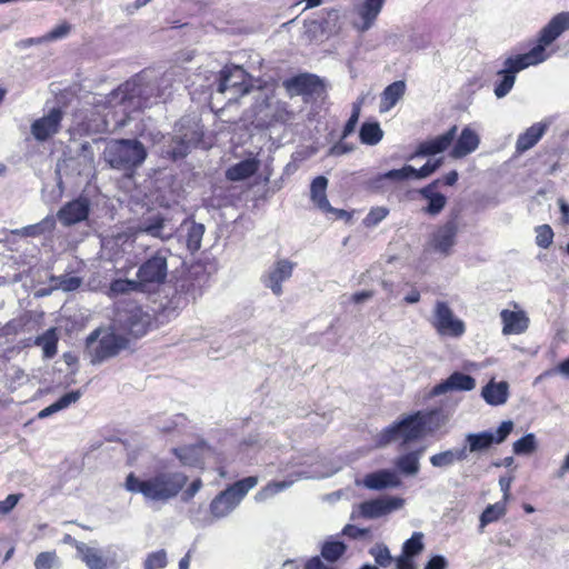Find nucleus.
I'll list each match as a JSON object with an SVG mask.
<instances>
[{
	"mask_svg": "<svg viewBox=\"0 0 569 569\" xmlns=\"http://www.w3.org/2000/svg\"><path fill=\"white\" fill-rule=\"evenodd\" d=\"M174 72L164 73L154 84H144L138 80L127 81L107 97V104L109 108H120L124 114L130 113L136 109L147 108L152 103L166 101L172 94L173 90H178L174 86Z\"/></svg>",
	"mask_w": 569,
	"mask_h": 569,
	"instance_id": "f257e3e1",
	"label": "nucleus"
},
{
	"mask_svg": "<svg viewBox=\"0 0 569 569\" xmlns=\"http://www.w3.org/2000/svg\"><path fill=\"white\" fill-rule=\"evenodd\" d=\"M128 233L131 241L137 244H141L140 240L143 237L167 241L176 234L190 252H196L201 247L204 226L193 220H184L179 228H174L170 220L161 213H150L130 227Z\"/></svg>",
	"mask_w": 569,
	"mask_h": 569,
	"instance_id": "f03ea898",
	"label": "nucleus"
},
{
	"mask_svg": "<svg viewBox=\"0 0 569 569\" xmlns=\"http://www.w3.org/2000/svg\"><path fill=\"white\" fill-rule=\"evenodd\" d=\"M569 29V11L556 14L539 33L536 46L523 54L509 57L503 62V72L516 77L521 70L546 61L550 53L547 48L566 30Z\"/></svg>",
	"mask_w": 569,
	"mask_h": 569,
	"instance_id": "7ed1b4c3",
	"label": "nucleus"
},
{
	"mask_svg": "<svg viewBox=\"0 0 569 569\" xmlns=\"http://www.w3.org/2000/svg\"><path fill=\"white\" fill-rule=\"evenodd\" d=\"M187 480L184 473L177 471L158 472L147 479L129 473L124 488L132 493H141L149 501L167 502L180 492Z\"/></svg>",
	"mask_w": 569,
	"mask_h": 569,
	"instance_id": "20e7f679",
	"label": "nucleus"
},
{
	"mask_svg": "<svg viewBox=\"0 0 569 569\" xmlns=\"http://www.w3.org/2000/svg\"><path fill=\"white\" fill-rule=\"evenodd\" d=\"M102 157L110 168L129 171L144 162L147 150L137 139H111L107 141Z\"/></svg>",
	"mask_w": 569,
	"mask_h": 569,
	"instance_id": "39448f33",
	"label": "nucleus"
},
{
	"mask_svg": "<svg viewBox=\"0 0 569 569\" xmlns=\"http://www.w3.org/2000/svg\"><path fill=\"white\" fill-rule=\"evenodd\" d=\"M128 338L113 325L110 328H98L92 331L87 340L86 347L92 363H99L111 358L124 349Z\"/></svg>",
	"mask_w": 569,
	"mask_h": 569,
	"instance_id": "423d86ee",
	"label": "nucleus"
},
{
	"mask_svg": "<svg viewBox=\"0 0 569 569\" xmlns=\"http://www.w3.org/2000/svg\"><path fill=\"white\" fill-rule=\"evenodd\" d=\"M257 483L258 479L256 477H247L221 491L210 502L209 510L211 517L213 519H222L229 516Z\"/></svg>",
	"mask_w": 569,
	"mask_h": 569,
	"instance_id": "0eeeda50",
	"label": "nucleus"
},
{
	"mask_svg": "<svg viewBox=\"0 0 569 569\" xmlns=\"http://www.w3.org/2000/svg\"><path fill=\"white\" fill-rule=\"evenodd\" d=\"M423 419L420 412L409 415L400 421L387 427L378 437V446H387L390 442L400 441L402 446L420 439L425 436Z\"/></svg>",
	"mask_w": 569,
	"mask_h": 569,
	"instance_id": "6e6552de",
	"label": "nucleus"
},
{
	"mask_svg": "<svg viewBox=\"0 0 569 569\" xmlns=\"http://www.w3.org/2000/svg\"><path fill=\"white\" fill-rule=\"evenodd\" d=\"M201 138L202 131L197 123L184 128L183 122H180L176 128V134L163 147L162 154L172 160L184 158Z\"/></svg>",
	"mask_w": 569,
	"mask_h": 569,
	"instance_id": "1a4fd4ad",
	"label": "nucleus"
},
{
	"mask_svg": "<svg viewBox=\"0 0 569 569\" xmlns=\"http://www.w3.org/2000/svg\"><path fill=\"white\" fill-rule=\"evenodd\" d=\"M430 323L442 337L459 338L466 331L465 322L455 316L446 301H436Z\"/></svg>",
	"mask_w": 569,
	"mask_h": 569,
	"instance_id": "9d476101",
	"label": "nucleus"
},
{
	"mask_svg": "<svg viewBox=\"0 0 569 569\" xmlns=\"http://www.w3.org/2000/svg\"><path fill=\"white\" fill-rule=\"evenodd\" d=\"M405 499L396 496H382L361 502L351 512V519H377L388 516L405 506Z\"/></svg>",
	"mask_w": 569,
	"mask_h": 569,
	"instance_id": "9b49d317",
	"label": "nucleus"
},
{
	"mask_svg": "<svg viewBox=\"0 0 569 569\" xmlns=\"http://www.w3.org/2000/svg\"><path fill=\"white\" fill-rule=\"evenodd\" d=\"M512 429L513 422L511 420H507L501 422L495 433L491 431L467 433L465 436L466 445L463 447H467L468 455L483 452L488 450L493 443H502L511 433Z\"/></svg>",
	"mask_w": 569,
	"mask_h": 569,
	"instance_id": "f8f14e48",
	"label": "nucleus"
},
{
	"mask_svg": "<svg viewBox=\"0 0 569 569\" xmlns=\"http://www.w3.org/2000/svg\"><path fill=\"white\" fill-rule=\"evenodd\" d=\"M217 92L229 93L228 100H236L249 92L247 86V72L242 67H224L217 79Z\"/></svg>",
	"mask_w": 569,
	"mask_h": 569,
	"instance_id": "ddd939ff",
	"label": "nucleus"
},
{
	"mask_svg": "<svg viewBox=\"0 0 569 569\" xmlns=\"http://www.w3.org/2000/svg\"><path fill=\"white\" fill-rule=\"evenodd\" d=\"M149 323V316L141 308L134 306L118 312L113 325L127 337L139 338L147 332Z\"/></svg>",
	"mask_w": 569,
	"mask_h": 569,
	"instance_id": "4468645a",
	"label": "nucleus"
},
{
	"mask_svg": "<svg viewBox=\"0 0 569 569\" xmlns=\"http://www.w3.org/2000/svg\"><path fill=\"white\" fill-rule=\"evenodd\" d=\"M295 267L296 263L288 259L277 260L262 276L263 286L270 289L274 296H281L282 282L291 278Z\"/></svg>",
	"mask_w": 569,
	"mask_h": 569,
	"instance_id": "2eb2a0df",
	"label": "nucleus"
},
{
	"mask_svg": "<svg viewBox=\"0 0 569 569\" xmlns=\"http://www.w3.org/2000/svg\"><path fill=\"white\" fill-rule=\"evenodd\" d=\"M167 257L158 251L154 256L142 263L138 270L137 277L138 282L141 283V288L149 283H161L167 278Z\"/></svg>",
	"mask_w": 569,
	"mask_h": 569,
	"instance_id": "dca6fc26",
	"label": "nucleus"
},
{
	"mask_svg": "<svg viewBox=\"0 0 569 569\" xmlns=\"http://www.w3.org/2000/svg\"><path fill=\"white\" fill-rule=\"evenodd\" d=\"M63 112L59 108H52L47 114L36 119L30 127L32 137L43 142L60 131Z\"/></svg>",
	"mask_w": 569,
	"mask_h": 569,
	"instance_id": "f3484780",
	"label": "nucleus"
},
{
	"mask_svg": "<svg viewBox=\"0 0 569 569\" xmlns=\"http://www.w3.org/2000/svg\"><path fill=\"white\" fill-rule=\"evenodd\" d=\"M385 3L386 0H363L355 6L353 10L359 20L352 23L353 28L359 32H366L371 29Z\"/></svg>",
	"mask_w": 569,
	"mask_h": 569,
	"instance_id": "a211bd4d",
	"label": "nucleus"
},
{
	"mask_svg": "<svg viewBox=\"0 0 569 569\" xmlns=\"http://www.w3.org/2000/svg\"><path fill=\"white\" fill-rule=\"evenodd\" d=\"M78 557L88 569H109L116 566V558L91 545L78 546Z\"/></svg>",
	"mask_w": 569,
	"mask_h": 569,
	"instance_id": "6ab92c4d",
	"label": "nucleus"
},
{
	"mask_svg": "<svg viewBox=\"0 0 569 569\" xmlns=\"http://www.w3.org/2000/svg\"><path fill=\"white\" fill-rule=\"evenodd\" d=\"M357 486H363L369 490H383L388 488H398L401 480L397 472L390 469H381L366 475L361 480L356 481Z\"/></svg>",
	"mask_w": 569,
	"mask_h": 569,
	"instance_id": "aec40b11",
	"label": "nucleus"
},
{
	"mask_svg": "<svg viewBox=\"0 0 569 569\" xmlns=\"http://www.w3.org/2000/svg\"><path fill=\"white\" fill-rule=\"evenodd\" d=\"M89 201L86 198H79L66 203L57 212V218L63 226L69 227L79 223L88 218Z\"/></svg>",
	"mask_w": 569,
	"mask_h": 569,
	"instance_id": "412c9836",
	"label": "nucleus"
},
{
	"mask_svg": "<svg viewBox=\"0 0 569 569\" xmlns=\"http://www.w3.org/2000/svg\"><path fill=\"white\" fill-rule=\"evenodd\" d=\"M500 319L502 322V335H521L529 327V318L527 313L515 305L513 310L503 309L500 311Z\"/></svg>",
	"mask_w": 569,
	"mask_h": 569,
	"instance_id": "4be33fe9",
	"label": "nucleus"
},
{
	"mask_svg": "<svg viewBox=\"0 0 569 569\" xmlns=\"http://www.w3.org/2000/svg\"><path fill=\"white\" fill-rule=\"evenodd\" d=\"M173 452L184 466L201 467L212 455V449L204 442H199L192 446L176 448Z\"/></svg>",
	"mask_w": 569,
	"mask_h": 569,
	"instance_id": "5701e85b",
	"label": "nucleus"
},
{
	"mask_svg": "<svg viewBox=\"0 0 569 569\" xmlns=\"http://www.w3.org/2000/svg\"><path fill=\"white\" fill-rule=\"evenodd\" d=\"M457 136V126H452L447 132L421 142L411 158L426 157L440 153L449 148Z\"/></svg>",
	"mask_w": 569,
	"mask_h": 569,
	"instance_id": "b1692460",
	"label": "nucleus"
},
{
	"mask_svg": "<svg viewBox=\"0 0 569 569\" xmlns=\"http://www.w3.org/2000/svg\"><path fill=\"white\" fill-rule=\"evenodd\" d=\"M475 388L476 380L471 376L456 371L445 381L436 385L431 390V395L440 396L449 391H470Z\"/></svg>",
	"mask_w": 569,
	"mask_h": 569,
	"instance_id": "393cba45",
	"label": "nucleus"
},
{
	"mask_svg": "<svg viewBox=\"0 0 569 569\" xmlns=\"http://www.w3.org/2000/svg\"><path fill=\"white\" fill-rule=\"evenodd\" d=\"M413 167L405 166L401 169H393L382 174H378L370 180L371 188L376 190H389L397 183L402 182L412 177Z\"/></svg>",
	"mask_w": 569,
	"mask_h": 569,
	"instance_id": "a878e982",
	"label": "nucleus"
},
{
	"mask_svg": "<svg viewBox=\"0 0 569 569\" xmlns=\"http://www.w3.org/2000/svg\"><path fill=\"white\" fill-rule=\"evenodd\" d=\"M458 227L455 221H448L441 226L432 238L433 250L445 256L449 254L456 243Z\"/></svg>",
	"mask_w": 569,
	"mask_h": 569,
	"instance_id": "bb28decb",
	"label": "nucleus"
},
{
	"mask_svg": "<svg viewBox=\"0 0 569 569\" xmlns=\"http://www.w3.org/2000/svg\"><path fill=\"white\" fill-rule=\"evenodd\" d=\"M328 187V179L323 176L315 178L310 186V197L312 202L323 212L336 213L338 217H343V210L332 208L327 199L326 190Z\"/></svg>",
	"mask_w": 569,
	"mask_h": 569,
	"instance_id": "cd10ccee",
	"label": "nucleus"
},
{
	"mask_svg": "<svg viewBox=\"0 0 569 569\" xmlns=\"http://www.w3.org/2000/svg\"><path fill=\"white\" fill-rule=\"evenodd\" d=\"M480 143L479 134L470 127H465L452 148L450 156L455 159L463 158L473 152Z\"/></svg>",
	"mask_w": 569,
	"mask_h": 569,
	"instance_id": "c85d7f7f",
	"label": "nucleus"
},
{
	"mask_svg": "<svg viewBox=\"0 0 569 569\" xmlns=\"http://www.w3.org/2000/svg\"><path fill=\"white\" fill-rule=\"evenodd\" d=\"M468 459L467 447L451 448L445 451L432 455L429 461L432 467L445 469L450 468L457 462H462Z\"/></svg>",
	"mask_w": 569,
	"mask_h": 569,
	"instance_id": "c756f323",
	"label": "nucleus"
},
{
	"mask_svg": "<svg viewBox=\"0 0 569 569\" xmlns=\"http://www.w3.org/2000/svg\"><path fill=\"white\" fill-rule=\"evenodd\" d=\"M481 396L490 406L505 405L509 397V385L506 381L495 382L492 379L482 388Z\"/></svg>",
	"mask_w": 569,
	"mask_h": 569,
	"instance_id": "7c9ffc66",
	"label": "nucleus"
},
{
	"mask_svg": "<svg viewBox=\"0 0 569 569\" xmlns=\"http://www.w3.org/2000/svg\"><path fill=\"white\" fill-rule=\"evenodd\" d=\"M405 91V81L399 80L389 84L381 93L379 111L381 113L390 111L403 97Z\"/></svg>",
	"mask_w": 569,
	"mask_h": 569,
	"instance_id": "2f4dec72",
	"label": "nucleus"
},
{
	"mask_svg": "<svg viewBox=\"0 0 569 569\" xmlns=\"http://www.w3.org/2000/svg\"><path fill=\"white\" fill-rule=\"evenodd\" d=\"M347 546L345 542L330 537L326 539L320 547V557L326 563H336L345 556Z\"/></svg>",
	"mask_w": 569,
	"mask_h": 569,
	"instance_id": "473e14b6",
	"label": "nucleus"
},
{
	"mask_svg": "<svg viewBox=\"0 0 569 569\" xmlns=\"http://www.w3.org/2000/svg\"><path fill=\"white\" fill-rule=\"evenodd\" d=\"M547 123H535L529 127L523 133H521L516 143V148L518 152H525L531 149L545 134L547 130Z\"/></svg>",
	"mask_w": 569,
	"mask_h": 569,
	"instance_id": "72a5a7b5",
	"label": "nucleus"
},
{
	"mask_svg": "<svg viewBox=\"0 0 569 569\" xmlns=\"http://www.w3.org/2000/svg\"><path fill=\"white\" fill-rule=\"evenodd\" d=\"M438 183L439 180H436L420 190L421 196L428 200V206L425 210L432 216L438 214L447 202L446 197L436 190Z\"/></svg>",
	"mask_w": 569,
	"mask_h": 569,
	"instance_id": "f704fd0d",
	"label": "nucleus"
},
{
	"mask_svg": "<svg viewBox=\"0 0 569 569\" xmlns=\"http://www.w3.org/2000/svg\"><path fill=\"white\" fill-rule=\"evenodd\" d=\"M258 169L259 161L250 158L231 166L226 171V177L230 181H241L254 174Z\"/></svg>",
	"mask_w": 569,
	"mask_h": 569,
	"instance_id": "c9c22d12",
	"label": "nucleus"
},
{
	"mask_svg": "<svg viewBox=\"0 0 569 569\" xmlns=\"http://www.w3.org/2000/svg\"><path fill=\"white\" fill-rule=\"evenodd\" d=\"M423 453V448L415 451L407 452L399 456L395 465L397 469L405 476H416L420 469V458Z\"/></svg>",
	"mask_w": 569,
	"mask_h": 569,
	"instance_id": "e433bc0d",
	"label": "nucleus"
},
{
	"mask_svg": "<svg viewBox=\"0 0 569 569\" xmlns=\"http://www.w3.org/2000/svg\"><path fill=\"white\" fill-rule=\"evenodd\" d=\"M81 396H82L81 390L70 391V392L63 395L61 398H59L56 402H53L50 406L42 409L38 413V417L40 419H43V418L50 417L51 415H53L58 411L67 409L71 405L76 403L81 398Z\"/></svg>",
	"mask_w": 569,
	"mask_h": 569,
	"instance_id": "4c0bfd02",
	"label": "nucleus"
},
{
	"mask_svg": "<svg viewBox=\"0 0 569 569\" xmlns=\"http://www.w3.org/2000/svg\"><path fill=\"white\" fill-rule=\"evenodd\" d=\"M56 227V217L47 216L40 222L23 227L12 231L14 234L23 237H39L53 231Z\"/></svg>",
	"mask_w": 569,
	"mask_h": 569,
	"instance_id": "58836bf2",
	"label": "nucleus"
},
{
	"mask_svg": "<svg viewBox=\"0 0 569 569\" xmlns=\"http://www.w3.org/2000/svg\"><path fill=\"white\" fill-rule=\"evenodd\" d=\"M290 87L298 93L312 94L321 88V81L317 76L301 74L290 81Z\"/></svg>",
	"mask_w": 569,
	"mask_h": 569,
	"instance_id": "ea45409f",
	"label": "nucleus"
},
{
	"mask_svg": "<svg viewBox=\"0 0 569 569\" xmlns=\"http://www.w3.org/2000/svg\"><path fill=\"white\" fill-rule=\"evenodd\" d=\"M360 141L363 144L376 146L383 138V131L378 122H365L359 131Z\"/></svg>",
	"mask_w": 569,
	"mask_h": 569,
	"instance_id": "a19ab883",
	"label": "nucleus"
},
{
	"mask_svg": "<svg viewBox=\"0 0 569 569\" xmlns=\"http://www.w3.org/2000/svg\"><path fill=\"white\" fill-rule=\"evenodd\" d=\"M43 351L46 358H52L57 353L58 337L54 328L48 329L42 336L38 337L34 342Z\"/></svg>",
	"mask_w": 569,
	"mask_h": 569,
	"instance_id": "79ce46f5",
	"label": "nucleus"
},
{
	"mask_svg": "<svg viewBox=\"0 0 569 569\" xmlns=\"http://www.w3.org/2000/svg\"><path fill=\"white\" fill-rule=\"evenodd\" d=\"M505 515H506L505 501L489 505L480 516V531H482L486 526L499 520Z\"/></svg>",
	"mask_w": 569,
	"mask_h": 569,
	"instance_id": "37998d69",
	"label": "nucleus"
},
{
	"mask_svg": "<svg viewBox=\"0 0 569 569\" xmlns=\"http://www.w3.org/2000/svg\"><path fill=\"white\" fill-rule=\"evenodd\" d=\"M141 290V283L136 280H128V279H117L111 282L108 296L110 298L117 297L119 295L129 293L132 291Z\"/></svg>",
	"mask_w": 569,
	"mask_h": 569,
	"instance_id": "c03bdc74",
	"label": "nucleus"
},
{
	"mask_svg": "<svg viewBox=\"0 0 569 569\" xmlns=\"http://www.w3.org/2000/svg\"><path fill=\"white\" fill-rule=\"evenodd\" d=\"M295 480H282V481H273L268 483L266 487H263L260 491L256 495V500L261 502L266 501L267 499L273 497L274 495L290 488Z\"/></svg>",
	"mask_w": 569,
	"mask_h": 569,
	"instance_id": "a18cd8bd",
	"label": "nucleus"
},
{
	"mask_svg": "<svg viewBox=\"0 0 569 569\" xmlns=\"http://www.w3.org/2000/svg\"><path fill=\"white\" fill-rule=\"evenodd\" d=\"M420 416L423 418V432H433L442 427L447 419L439 410H432L428 412L419 411Z\"/></svg>",
	"mask_w": 569,
	"mask_h": 569,
	"instance_id": "49530a36",
	"label": "nucleus"
},
{
	"mask_svg": "<svg viewBox=\"0 0 569 569\" xmlns=\"http://www.w3.org/2000/svg\"><path fill=\"white\" fill-rule=\"evenodd\" d=\"M61 561L56 551L40 552L34 560L36 569H59Z\"/></svg>",
	"mask_w": 569,
	"mask_h": 569,
	"instance_id": "de8ad7c7",
	"label": "nucleus"
},
{
	"mask_svg": "<svg viewBox=\"0 0 569 569\" xmlns=\"http://www.w3.org/2000/svg\"><path fill=\"white\" fill-rule=\"evenodd\" d=\"M498 76H500L501 79H500V81H498L496 83L493 91H495L496 97L498 99H501V98L506 97L513 88L516 77L508 72H503V69L498 71Z\"/></svg>",
	"mask_w": 569,
	"mask_h": 569,
	"instance_id": "09e8293b",
	"label": "nucleus"
},
{
	"mask_svg": "<svg viewBox=\"0 0 569 569\" xmlns=\"http://www.w3.org/2000/svg\"><path fill=\"white\" fill-rule=\"evenodd\" d=\"M537 439L533 433H527L513 442V452L516 455H530L537 450Z\"/></svg>",
	"mask_w": 569,
	"mask_h": 569,
	"instance_id": "8fccbe9b",
	"label": "nucleus"
},
{
	"mask_svg": "<svg viewBox=\"0 0 569 569\" xmlns=\"http://www.w3.org/2000/svg\"><path fill=\"white\" fill-rule=\"evenodd\" d=\"M369 553L373 557L376 563L380 567L386 568L392 562L389 548L385 543H376L369 549Z\"/></svg>",
	"mask_w": 569,
	"mask_h": 569,
	"instance_id": "3c124183",
	"label": "nucleus"
},
{
	"mask_svg": "<svg viewBox=\"0 0 569 569\" xmlns=\"http://www.w3.org/2000/svg\"><path fill=\"white\" fill-rule=\"evenodd\" d=\"M423 535L421 532H413L410 539H408L402 547V555L413 557L420 553L423 549Z\"/></svg>",
	"mask_w": 569,
	"mask_h": 569,
	"instance_id": "603ef678",
	"label": "nucleus"
},
{
	"mask_svg": "<svg viewBox=\"0 0 569 569\" xmlns=\"http://www.w3.org/2000/svg\"><path fill=\"white\" fill-rule=\"evenodd\" d=\"M167 553L164 550H158L148 555L144 560V569H162L167 566Z\"/></svg>",
	"mask_w": 569,
	"mask_h": 569,
	"instance_id": "864d4df0",
	"label": "nucleus"
},
{
	"mask_svg": "<svg viewBox=\"0 0 569 569\" xmlns=\"http://www.w3.org/2000/svg\"><path fill=\"white\" fill-rule=\"evenodd\" d=\"M362 102H363V99H360L353 103L351 116L343 128L342 139H346L349 134H351L355 131L356 126L359 120V117H360V110H361Z\"/></svg>",
	"mask_w": 569,
	"mask_h": 569,
	"instance_id": "5fc2aeb1",
	"label": "nucleus"
},
{
	"mask_svg": "<svg viewBox=\"0 0 569 569\" xmlns=\"http://www.w3.org/2000/svg\"><path fill=\"white\" fill-rule=\"evenodd\" d=\"M553 231L548 224L536 228V243L541 248H548L552 243Z\"/></svg>",
	"mask_w": 569,
	"mask_h": 569,
	"instance_id": "6e6d98bb",
	"label": "nucleus"
},
{
	"mask_svg": "<svg viewBox=\"0 0 569 569\" xmlns=\"http://www.w3.org/2000/svg\"><path fill=\"white\" fill-rule=\"evenodd\" d=\"M442 164V159L429 160L420 169L413 168L412 177L416 179H423L432 174Z\"/></svg>",
	"mask_w": 569,
	"mask_h": 569,
	"instance_id": "4d7b16f0",
	"label": "nucleus"
},
{
	"mask_svg": "<svg viewBox=\"0 0 569 569\" xmlns=\"http://www.w3.org/2000/svg\"><path fill=\"white\" fill-rule=\"evenodd\" d=\"M388 212V209H386L385 207L373 208L366 216L363 222L367 227H375L387 217Z\"/></svg>",
	"mask_w": 569,
	"mask_h": 569,
	"instance_id": "13d9d810",
	"label": "nucleus"
},
{
	"mask_svg": "<svg viewBox=\"0 0 569 569\" xmlns=\"http://www.w3.org/2000/svg\"><path fill=\"white\" fill-rule=\"evenodd\" d=\"M79 159L84 168H92L94 162V153L89 142H84L81 144V152L79 154Z\"/></svg>",
	"mask_w": 569,
	"mask_h": 569,
	"instance_id": "bf43d9fd",
	"label": "nucleus"
},
{
	"mask_svg": "<svg viewBox=\"0 0 569 569\" xmlns=\"http://www.w3.org/2000/svg\"><path fill=\"white\" fill-rule=\"evenodd\" d=\"M303 569H338V567L326 563L320 556H312L305 561Z\"/></svg>",
	"mask_w": 569,
	"mask_h": 569,
	"instance_id": "052dcab7",
	"label": "nucleus"
},
{
	"mask_svg": "<svg viewBox=\"0 0 569 569\" xmlns=\"http://www.w3.org/2000/svg\"><path fill=\"white\" fill-rule=\"evenodd\" d=\"M70 29H71L70 24L67 22H63V23L54 27L50 32H48L44 36V40L52 41V40H58V39L64 38L69 33Z\"/></svg>",
	"mask_w": 569,
	"mask_h": 569,
	"instance_id": "680f3d73",
	"label": "nucleus"
},
{
	"mask_svg": "<svg viewBox=\"0 0 569 569\" xmlns=\"http://www.w3.org/2000/svg\"><path fill=\"white\" fill-rule=\"evenodd\" d=\"M28 381V376L21 369H13L12 373H9V383L11 389H16L19 386L24 385Z\"/></svg>",
	"mask_w": 569,
	"mask_h": 569,
	"instance_id": "e2e57ef3",
	"label": "nucleus"
},
{
	"mask_svg": "<svg viewBox=\"0 0 569 569\" xmlns=\"http://www.w3.org/2000/svg\"><path fill=\"white\" fill-rule=\"evenodd\" d=\"M557 373L565 378H569V357L560 362L556 368L548 370L543 375L539 376L537 380L541 379L543 376H552Z\"/></svg>",
	"mask_w": 569,
	"mask_h": 569,
	"instance_id": "0e129e2a",
	"label": "nucleus"
},
{
	"mask_svg": "<svg viewBox=\"0 0 569 569\" xmlns=\"http://www.w3.org/2000/svg\"><path fill=\"white\" fill-rule=\"evenodd\" d=\"M19 499V495H9L4 500L0 501V513H9L17 506Z\"/></svg>",
	"mask_w": 569,
	"mask_h": 569,
	"instance_id": "69168bd1",
	"label": "nucleus"
},
{
	"mask_svg": "<svg viewBox=\"0 0 569 569\" xmlns=\"http://www.w3.org/2000/svg\"><path fill=\"white\" fill-rule=\"evenodd\" d=\"M202 488V481L200 478L193 480L190 486L183 491L182 500L189 501L191 500Z\"/></svg>",
	"mask_w": 569,
	"mask_h": 569,
	"instance_id": "338daca9",
	"label": "nucleus"
},
{
	"mask_svg": "<svg viewBox=\"0 0 569 569\" xmlns=\"http://www.w3.org/2000/svg\"><path fill=\"white\" fill-rule=\"evenodd\" d=\"M82 281L79 277H64L60 281V287L64 291H73L77 290L81 286Z\"/></svg>",
	"mask_w": 569,
	"mask_h": 569,
	"instance_id": "774afa93",
	"label": "nucleus"
}]
</instances>
